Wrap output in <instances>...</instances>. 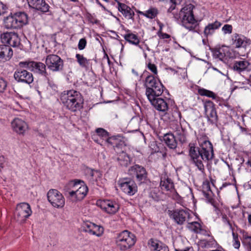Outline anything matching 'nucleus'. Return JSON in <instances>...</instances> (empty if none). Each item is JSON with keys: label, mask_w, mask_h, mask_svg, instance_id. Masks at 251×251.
<instances>
[{"label": "nucleus", "mask_w": 251, "mask_h": 251, "mask_svg": "<svg viewBox=\"0 0 251 251\" xmlns=\"http://www.w3.org/2000/svg\"><path fill=\"white\" fill-rule=\"evenodd\" d=\"M197 140L199 147H196L195 143H189V156L198 168L200 171H203V162H207L212 160L214 157L213 147L208 137L204 134L199 135Z\"/></svg>", "instance_id": "f257e3e1"}, {"label": "nucleus", "mask_w": 251, "mask_h": 251, "mask_svg": "<svg viewBox=\"0 0 251 251\" xmlns=\"http://www.w3.org/2000/svg\"><path fill=\"white\" fill-rule=\"evenodd\" d=\"M146 95L151 104L158 110L164 111L168 109L167 102L158 98L163 92V85L155 76L151 75L147 76L144 81Z\"/></svg>", "instance_id": "f03ea898"}, {"label": "nucleus", "mask_w": 251, "mask_h": 251, "mask_svg": "<svg viewBox=\"0 0 251 251\" xmlns=\"http://www.w3.org/2000/svg\"><path fill=\"white\" fill-rule=\"evenodd\" d=\"M184 3V0H174V10L180 9L178 13L174 11V18L186 28L192 31L197 25V21L193 14L195 6L190 3L182 7Z\"/></svg>", "instance_id": "7ed1b4c3"}, {"label": "nucleus", "mask_w": 251, "mask_h": 251, "mask_svg": "<svg viewBox=\"0 0 251 251\" xmlns=\"http://www.w3.org/2000/svg\"><path fill=\"white\" fill-rule=\"evenodd\" d=\"M60 100L64 106L72 112L80 110L83 107L84 100L81 93L74 90L64 91Z\"/></svg>", "instance_id": "20e7f679"}, {"label": "nucleus", "mask_w": 251, "mask_h": 251, "mask_svg": "<svg viewBox=\"0 0 251 251\" xmlns=\"http://www.w3.org/2000/svg\"><path fill=\"white\" fill-rule=\"evenodd\" d=\"M28 23V17L25 12H17L11 14L4 20V25L7 29H18Z\"/></svg>", "instance_id": "39448f33"}, {"label": "nucleus", "mask_w": 251, "mask_h": 251, "mask_svg": "<svg viewBox=\"0 0 251 251\" xmlns=\"http://www.w3.org/2000/svg\"><path fill=\"white\" fill-rule=\"evenodd\" d=\"M116 244L121 251H127L136 242L135 235L127 230H124L117 234L116 238Z\"/></svg>", "instance_id": "423d86ee"}, {"label": "nucleus", "mask_w": 251, "mask_h": 251, "mask_svg": "<svg viewBox=\"0 0 251 251\" xmlns=\"http://www.w3.org/2000/svg\"><path fill=\"white\" fill-rule=\"evenodd\" d=\"M19 66L21 68H26L31 71L44 76L47 80L49 84H50V75L47 71L46 64L34 61H26L20 62Z\"/></svg>", "instance_id": "0eeeda50"}, {"label": "nucleus", "mask_w": 251, "mask_h": 251, "mask_svg": "<svg viewBox=\"0 0 251 251\" xmlns=\"http://www.w3.org/2000/svg\"><path fill=\"white\" fill-rule=\"evenodd\" d=\"M83 183V181L79 180L69 182L68 187L69 189L73 188L72 190L68 191L69 196L74 198V200L76 201L82 200L86 195L88 190L87 186Z\"/></svg>", "instance_id": "6e6552de"}, {"label": "nucleus", "mask_w": 251, "mask_h": 251, "mask_svg": "<svg viewBox=\"0 0 251 251\" xmlns=\"http://www.w3.org/2000/svg\"><path fill=\"white\" fill-rule=\"evenodd\" d=\"M32 213L30 205L26 202H22L17 205L14 212V219L20 223H23Z\"/></svg>", "instance_id": "1a4fd4ad"}, {"label": "nucleus", "mask_w": 251, "mask_h": 251, "mask_svg": "<svg viewBox=\"0 0 251 251\" xmlns=\"http://www.w3.org/2000/svg\"><path fill=\"white\" fill-rule=\"evenodd\" d=\"M45 64L47 68L52 72L61 71L64 66L63 60L60 56L54 54H50L46 56Z\"/></svg>", "instance_id": "9d476101"}, {"label": "nucleus", "mask_w": 251, "mask_h": 251, "mask_svg": "<svg viewBox=\"0 0 251 251\" xmlns=\"http://www.w3.org/2000/svg\"><path fill=\"white\" fill-rule=\"evenodd\" d=\"M48 200L54 207L61 208L64 207L65 199L62 194L56 189H50L47 193Z\"/></svg>", "instance_id": "9b49d317"}, {"label": "nucleus", "mask_w": 251, "mask_h": 251, "mask_svg": "<svg viewBox=\"0 0 251 251\" xmlns=\"http://www.w3.org/2000/svg\"><path fill=\"white\" fill-rule=\"evenodd\" d=\"M204 112L207 118L208 121L211 124H216L218 121L215 104L210 100H203Z\"/></svg>", "instance_id": "f8f14e48"}, {"label": "nucleus", "mask_w": 251, "mask_h": 251, "mask_svg": "<svg viewBox=\"0 0 251 251\" xmlns=\"http://www.w3.org/2000/svg\"><path fill=\"white\" fill-rule=\"evenodd\" d=\"M16 69L14 74L15 79L18 82L25 83L29 84L33 81V76L31 73L21 68Z\"/></svg>", "instance_id": "ddd939ff"}, {"label": "nucleus", "mask_w": 251, "mask_h": 251, "mask_svg": "<svg viewBox=\"0 0 251 251\" xmlns=\"http://www.w3.org/2000/svg\"><path fill=\"white\" fill-rule=\"evenodd\" d=\"M128 174L132 177H135L140 183L144 182L147 177V173L146 169L139 165H135L128 170Z\"/></svg>", "instance_id": "4468645a"}, {"label": "nucleus", "mask_w": 251, "mask_h": 251, "mask_svg": "<svg viewBox=\"0 0 251 251\" xmlns=\"http://www.w3.org/2000/svg\"><path fill=\"white\" fill-rule=\"evenodd\" d=\"M1 42L9 47H17L20 44V39L15 32H5L1 34Z\"/></svg>", "instance_id": "2eb2a0df"}, {"label": "nucleus", "mask_w": 251, "mask_h": 251, "mask_svg": "<svg viewBox=\"0 0 251 251\" xmlns=\"http://www.w3.org/2000/svg\"><path fill=\"white\" fill-rule=\"evenodd\" d=\"M122 190L126 194L133 195L137 191V187L134 180L130 178H124L120 184Z\"/></svg>", "instance_id": "dca6fc26"}, {"label": "nucleus", "mask_w": 251, "mask_h": 251, "mask_svg": "<svg viewBox=\"0 0 251 251\" xmlns=\"http://www.w3.org/2000/svg\"><path fill=\"white\" fill-rule=\"evenodd\" d=\"M82 228L84 232L98 237L101 236L104 231L102 226L97 225L90 222H87L84 223Z\"/></svg>", "instance_id": "f3484780"}, {"label": "nucleus", "mask_w": 251, "mask_h": 251, "mask_svg": "<svg viewBox=\"0 0 251 251\" xmlns=\"http://www.w3.org/2000/svg\"><path fill=\"white\" fill-rule=\"evenodd\" d=\"M99 204L102 210L109 214H114L119 209V204L116 201L111 200H102L100 201Z\"/></svg>", "instance_id": "a211bd4d"}, {"label": "nucleus", "mask_w": 251, "mask_h": 251, "mask_svg": "<svg viewBox=\"0 0 251 251\" xmlns=\"http://www.w3.org/2000/svg\"><path fill=\"white\" fill-rule=\"evenodd\" d=\"M29 6L36 10L46 13L49 10L50 6L44 0H27Z\"/></svg>", "instance_id": "6ab92c4d"}, {"label": "nucleus", "mask_w": 251, "mask_h": 251, "mask_svg": "<svg viewBox=\"0 0 251 251\" xmlns=\"http://www.w3.org/2000/svg\"><path fill=\"white\" fill-rule=\"evenodd\" d=\"M232 40L233 41V45L237 48H246L250 44V39H247L243 35L237 33H234L232 35Z\"/></svg>", "instance_id": "aec40b11"}, {"label": "nucleus", "mask_w": 251, "mask_h": 251, "mask_svg": "<svg viewBox=\"0 0 251 251\" xmlns=\"http://www.w3.org/2000/svg\"><path fill=\"white\" fill-rule=\"evenodd\" d=\"M189 212L184 209L174 210V220L178 225H182L189 218Z\"/></svg>", "instance_id": "412c9836"}, {"label": "nucleus", "mask_w": 251, "mask_h": 251, "mask_svg": "<svg viewBox=\"0 0 251 251\" xmlns=\"http://www.w3.org/2000/svg\"><path fill=\"white\" fill-rule=\"evenodd\" d=\"M11 125L13 130L19 134H23L27 129L26 123L18 118L12 121Z\"/></svg>", "instance_id": "4be33fe9"}, {"label": "nucleus", "mask_w": 251, "mask_h": 251, "mask_svg": "<svg viewBox=\"0 0 251 251\" xmlns=\"http://www.w3.org/2000/svg\"><path fill=\"white\" fill-rule=\"evenodd\" d=\"M13 55V50L6 45H0V62H5L9 60Z\"/></svg>", "instance_id": "5701e85b"}, {"label": "nucleus", "mask_w": 251, "mask_h": 251, "mask_svg": "<svg viewBox=\"0 0 251 251\" xmlns=\"http://www.w3.org/2000/svg\"><path fill=\"white\" fill-rule=\"evenodd\" d=\"M149 245L153 251H169L168 247L161 242L153 239L149 241Z\"/></svg>", "instance_id": "b1692460"}, {"label": "nucleus", "mask_w": 251, "mask_h": 251, "mask_svg": "<svg viewBox=\"0 0 251 251\" xmlns=\"http://www.w3.org/2000/svg\"><path fill=\"white\" fill-rule=\"evenodd\" d=\"M118 10L128 19H131L134 15V12L126 4L123 3H119L117 6Z\"/></svg>", "instance_id": "393cba45"}, {"label": "nucleus", "mask_w": 251, "mask_h": 251, "mask_svg": "<svg viewBox=\"0 0 251 251\" xmlns=\"http://www.w3.org/2000/svg\"><path fill=\"white\" fill-rule=\"evenodd\" d=\"M222 25V24L216 21L213 23L209 24L207 26H205L203 33L205 37H207L209 36L212 35L215 30L219 28Z\"/></svg>", "instance_id": "a878e982"}, {"label": "nucleus", "mask_w": 251, "mask_h": 251, "mask_svg": "<svg viewBox=\"0 0 251 251\" xmlns=\"http://www.w3.org/2000/svg\"><path fill=\"white\" fill-rule=\"evenodd\" d=\"M117 160L121 166L127 167L131 162L129 156L125 152L122 151L117 154Z\"/></svg>", "instance_id": "bb28decb"}, {"label": "nucleus", "mask_w": 251, "mask_h": 251, "mask_svg": "<svg viewBox=\"0 0 251 251\" xmlns=\"http://www.w3.org/2000/svg\"><path fill=\"white\" fill-rule=\"evenodd\" d=\"M126 41L129 43L135 46L139 45L140 43V39L139 37L131 32L129 30H127V33L123 36Z\"/></svg>", "instance_id": "cd10ccee"}, {"label": "nucleus", "mask_w": 251, "mask_h": 251, "mask_svg": "<svg viewBox=\"0 0 251 251\" xmlns=\"http://www.w3.org/2000/svg\"><path fill=\"white\" fill-rule=\"evenodd\" d=\"M228 53L229 50L225 46L219 48V49H216L213 51V54L214 56L222 60L226 57H228Z\"/></svg>", "instance_id": "c85d7f7f"}, {"label": "nucleus", "mask_w": 251, "mask_h": 251, "mask_svg": "<svg viewBox=\"0 0 251 251\" xmlns=\"http://www.w3.org/2000/svg\"><path fill=\"white\" fill-rule=\"evenodd\" d=\"M249 65V63L247 61H236L233 64L232 68L234 71L238 73H241L247 69Z\"/></svg>", "instance_id": "c756f323"}, {"label": "nucleus", "mask_w": 251, "mask_h": 251, "mask_svg": "<svg viewBox=\"0 0 251 251\" xmlns=\"http://www.w3.org/2000/svg\"><path fill=\"white\" fill-rule=\"evenodd\" d=\"M202 193L204 197L209 203H212L213 199L211 197L210 193H212L210 189V186L209 182L204 183L202 185Z\"/></svg>", "instance_id": "7c9ffc66"}, {"label": "nucleus", "mask_w": 251, "mask_h": 251, "mask_svg": "<svg viewBox=\"0 0 251 251\" xmlns=\"http://www.w3.org/2000/svg\"><path fill=\"white\" fill-rule=\"evenodd\" d=\"M174 140L177 145H180L186 142V139L184 135V131L181 130H177L176 135H174Z\"/></svg>", "instance_id": "2f4dec72"}, {"label": "nucleus", "mask_w": 251, "mask_h": 251, "mask_svg": "<svg viewBox=\"0 0 251 251\" xmlns=\"http://www.w3.org/2000/svg\"><path fill=\"white\" fill-rule=\"evenodd\" d=\"M85 175L90 177V179L93 180H97V178L100 177L101 174L98 170L92 169L90 168L86 167L84 169Z\"/></svg>", "instance_id": "473e14b6"}, {"label": "nucleus", "mask_w": 251, "mask_h": 251, "mask_svg": "<svg viewBox=\"0 0 251 251\" xmlns=\"http://www.w3.org/2000/svg\"><path fill=\"white\" fill-rule=\"evenodd\" d=\"M242 242L248 251H251V236L247 232L242 233Z\"/></svg>", "instance_id": "72a5a7b5"}, {"label": "nucleus", "mask_w": 251, "mask_h": 251, "mask_svg": "<svg viewBox=\"0 0 251 251\" xmlns=\"http://www.w3.org/2000/svg\"><path fill=\"white\" fill-rule=\"evenodd\" d=\"M200 246L202 248H212L216 244V241L213 236H211L209 239H202L199 242Z\"/></svg>", "instance_id": "f704fd0d"}, {"label": "nucleus", "mask_w": 251, "mask_h": 251, "mask_svg": "<svg viewBox=\"0 0 251 251\" xmlns=\"http://www.w3.org/2000/svg\"><path fill=\"white\" fill-rule=\"evenodd\" d=\"M142 15L149 19H153L157 16L158 11L157 8L151 7L148 10L141 13Z\"/></svg>", "instance_id": "c9c22d12"}, {"label": "nucleus", "mask_w": 251, "mask_h": 251, "mask_svg": "<svg viewBox=\"0 0 251 251\" xmlns=\"http://www.w3.org/2000/svg\"><path fill=\"white\" fill-rule=\"evenodd\" d=\"M160 186L163 190L171 191V189L173 188V182L171 179L168 178L167 179L164 178V180L161 178Z\"/></svg>", "instance_id": "e433bc0d"}, {"label": "nucleus", "mask_w": 251, "mask_h": 251, "mask_svg": "<svg viewBox=\"0 0 251 251\" xmlns=\"http://www.w3.org/2000/svg\"><path fill=\"white\" fill-rule=\"evenodd\" d=\"M75 57L80 66L83 68H87L88 66L90 60L87 59L83 55L76 54Z\"/></svg>", "instance_id": "4c0bfd02"}, {"label": "nucleus", "mask_w": 251, "mask_h": 251, "mask_svg": "<svg viewBox=\"0 0 251 251\" xmlns=\"http://www.w3.org/2000/svg\"><path fill=\"white\" fill-rule=\"evenodd\" d=\"M96 132L98 134V136H99L100 137L103 139H106V141L108 143H111L110 140H111V139H112L113 138V137H112V138L108 137L109 133L106 130H105V129H104L103 128H99L96 130ZM113 138L115 139V137H113Z\"/></svg>", "instance_id": "58836bf2"}, {"label": "nucleus", "mask_w": 251, "mask_h": 251, "mask_svg": "<svg viewBox=\"0 0 251 251\" xmlns=\"http://www.w3.org/2000/svg\"><path fill=\"white\" fill-rule=\"evenodd\" d=\"M198 93L201 96H206L213 99H215L216 97V95L214 92L204 88L199 89Z\"/></svg>", "instance_id": "ea45409f"}, {"label": "nucleus", "mask_w": 251, "mask_h": 251, "mask_svg": "<svg viewBox=\"0 0 251 251\" xmlns=\"http://www.w3.org/2000/svg\"><path fill=\"white\" fill-rule=\"evenodd\" d=\"M201 225L197 222H193L188 224V227L196 233H199Z\"/></svg>", "instance_id": "a19ab883"}, {"label": "nucleus", "mask_w": 251, "mask_h": 251, "mask_svg": "<svg viewBox=\"0 0 251 251\" xmlns=\"http://www.w3.org/2000/svg\"><path fill=\"white\" fill-rule=\"evenodd\" d=\"M163 140L170 149H173V134L168 133L165 134L163 137Z\"/></svg>", "instance_id": "79ce46f5"}, {"label": "nucleus", "mask_w": 251, "mask_h": 251, "mask_svg": "<svg viewBox=\"0 0 251 251\" xmlns=\"http://www.w3.org/2000/svg\"><path fill=\"white\" fill-rule=\"evenodd\" d=\"M174 75H176V77L178 79H184L187 75L186 71L185 69L179 68L177 70L174 72Z\"/></svg>", "instance_id": "37998d69"}, {"label": "nucleus", "mask_w": 251, "mask_h": 251, "mask_svg": "<svg viewBox=\"0 0 251 251\" xmlns=\"http://www.w3.org/2000/svg\"><path fill=\"white\" fill-rule=\"evenodd\" d=\"M147 68L153 74L155 77L157 75L158 72L156 66L150 62L147 64Z\"/></svg>", "instance_id": "c03bdc74"}, {"label": "nucleus", "mask_w": 251, "mask_h": 251, "mask_svg": "<svg viewBox=\"0 0 251 251\" xmlns=\"http://www.w3.org/2000/svg\"><path fill=\"white\" fill-rule=\"evenodd\" d=\"M7 86V81L2 77H0V94L3 93L5 91Z\"/></svg>", "instance_id": "a18cd8bd"}, {"label": "nucleus", "mask_w": 251, "mask_h": 251, "mask_svg": "<svg viewBox=\"0 0 251 251\" xmlns=\"http://www.w3.org/2000/svg\"><path fill=\"white\" fill-rule=\"evenodd\" d=\"M222 221L225 225L228 226L230 229L233 230L231 221L227 218L226 215L222 216Z\"/></svg>", "instance_id": "49530a36"}, {"label": "nucleus", "mask_w": 251, "mask_h": 251, "mask_svg": "<svg viewBox=\"0 0 251 251\" xmlns=\"http://www.w3.org/2000/svg\"><path fill=\"white\" fill-rule=\"evenodd\" d=\"M222 31L224 34H230L232 31V26L230 25L226 24L222 27Z\"/></svg>", "instance_id": "de8ad7c7"}, {"label": "nucleus", "mask_w": 251, "mask_h": 251, "mask_svg": "<svg viewBox=\"0 0 251 251\" xmlns=\"http://www.w3.org/2000/svg\"><path fill=\"white\" fill-rule=\"evenodd\" d=\"M87 41L85 38H81L79 40L78 44V49L79 50L84 49L86 46Z\"/></svg>", "instance_id": "09e8293b"}, {"label": "nucleus", "mask_w": 251, "mask_h": 251, "mask_svg": "<svg viewBox=\"0 0 251 251\" xmlns=\"http://www.w3.org/2000/svg\"><path fill=\"white\" fill-rule=\"evenodd\" d=\"M232 235L234 240L233 246L235 249H239L240 246V243L238 239L237 234H236L233 231L232 232Z\"/></svg>", "instance_id": "8fccbe9b"}, {"label": "nucleus", "mask_w": 251, "mask_h": 251, "mask_svg": "<svg viewBox=\"0 0 251 251\" xmlns=\"http://www.w3.org/2000/svg\"><path fill=\"white\" fill-rule=\"evenodd\" d=\"M174 200H176L178 204L183 205V200L182 198L178 195L176 192L174 191Z\"/></svg>", "instance_id": "3c124183"}, {"label": "nucleus", "mask_w": 251, "mask_h": 251, "mask_svg": "<svg viewBox=\"0 0 251 251\" xmlns=\"http://www.w3.org/2000/svg\"><path fill=\"white\" fill-rule=\"evenodd\" d=\"M199 233L206 236L211 237V232L209 230L202 228V227H201Z\"/></svg>", "instance_id": "603ef678"}, {"label": "nucleus", "mask_w": 251, "mask_h": 251, "mask_svg": "<svg viewBox=\"0 0 251 251\" xmlns=\"http://www.w3.org/2000/svg\"><path fill=\"white\" fill-rule=\"evenodd\" d=\"M175 251H194V250L192 247H187L185 249L176 248H175Z\"/></svg>", "instance_id": "864d4df0"}, {"label": "nucleus", "mask_w": 251, "mask_h": 251, "mask_svg": "<svg viewBox=\"0 0 251 251\" xmlns=\"http://www.w3.org/2000/svg\"><path fill=\"white\" fill-rule=\"evenodd\" d=\"M5 158L3 156H0V170L3 168L5 163Z\"/></svg>", "instance_id": "5fc2aeb1"}, {"label": "nucleus", "mask_w": 251, "mask_h": 251, "mask_svg": "<svg viewBox=\"0 0 251 251\" xmlns=\"http://www.w3.org/2000/svg\"><path fill=\"white\" fill-rule=\"evenodd\" d=\"M161 37L163 39H167L170 37V36L167 33H161Z\"/></svg>", "instance_id": "6e6d98bb"}, {"label": "nucleus", "mask_w": 251, "mask_h": 251, "mask_svg": "<svg viewBox=\"0 0 251 251\" xmlns=\"http://www.w3.org/2000/svg\"><path fill=\"white\" fill-rule=\"evenodd\" d=\"M96 2L101 6L104 10H106L105 7L99 1V0H96Z\"/></svg>", "instance_id": "4d7b16f0"}, {"label": "nucleus", "mask_w": 251, "mask_h": 251, "mask_svg": "<svg viewBox=\"0 0 251 251\" xmlns=\"http://www.w3.org/2000/svg\"><path fill=\"white\" fill-rule=\"evenodd\" d=\"M248 222L249 224L251 225V214L249 215L248 216Z\"/></svg>", "instance_id": "13d9d810"}, {"label": "nucleus", "mask_w": 251, "mask_h": 251, "mask_svg": "<svg viewBox=\"0 0 251 251\" xmlns=\"http://www.w3.org/2000/svg\"><path fill=\"white\" fill-rule=\"evenodd\" d=\"M105 57H106V58L107 59L108 63H110V59H109V58L108 55L106 53L105 54Z\"/></svg>", "instance_id": "bf43d9fd"}, {"label": "nucleus", "mask_w": 251, "mask_h": 251, "mask_svg": "<svg viewBox=\"0 0 251 251\" xmlns=\"http://www.w3.org/2000/svg\"><path fill=\"white\" fill-rule=\"evenodd\" d=\"M247 163L251 167V159L249 160Z\"/></svg>", "instance_id": "052dcab7"}, {"label": "nucleus", "mask_w": 251, "mask_h": 251, "mask_svg": "<svg viewBox=\"0 0 251 251\" xmlns=\"http://www.w3.org/2000/svg\"><path fill=\"white\" fill-rule=\"evenodd\" d=\"M0 6H2V5L1 4H0ZM4 13V11H3V10L1 11V10H0V15H1V14H3Z\"/></svg>", "instance_id": "680f3d73"}, {"label": "nucleus", "mask_w": 251, "mask_h": 251, "mask_svg": "<svg viewBox=\"0 0 251 251\" xmlns=\"http://www.w3.org/2000/svg\"><path fill=\"white\" fill-rule=\"evenodd\" d=\"M115 1H116L118 3V6H119V3H121L120 1V0H115Z\"/></svg>", "instance_id": "e2e57ef3"}, {"label": "nucleus", "mask_w": 251, "mask_h": 251, "mask_svg": "<svg viewBox=\"0 0 251 251\" xmlns=\"http://www.w3.org/2000/svg\"><path fill=\"white\" fill-rule=\"evenodd\" d=\"M169 215H170V217H171V216L172 215V214H171V211L169 210Z\"/></svg>", "instance_id": "0e129e2a"}, {"label": "nucleus", "mask_w": 251, "mask_h": 251, "mask_svg": "<svg viewBox=\"0 0 251 251\" xmlns=\"http://www.w3.org/2000/svg\"><path fill=\"white\" fill-rule=\"evenodd\" d=\"M173 146H174V149H175L176 148V146H175V144H174L173 145Z\"/></svg>", "instance_id": "69168bd1"}, {"label": "nucleus", "mask_w": 251, "mask_h": 251, "mask_svg": "<svg viewBox=\"0 0 251 251\" xmlns=\"http://www.w3.org/2000/svg\"><path fill=\"white\" fill-rule=\"evenodd\" d=\"M50 51V50H46V52H47V53H48V52H49Z\"/></svg>", "instance_id": "338daca9"}, {"label": "nucleus", "mask_w": 251, "mask_h": 251, "mask_svg": "<svg viewBox=\"0 0 251 251\" xmlns=\"http://www.w3.org/2000/svg\"><path fill=\"white\" fill-rule=\"evenodd\" d=\"M166 69H170V70H172V69L171 68H166Z\"/></svg>", "instance_id": "774afa93"}]
</instances>
